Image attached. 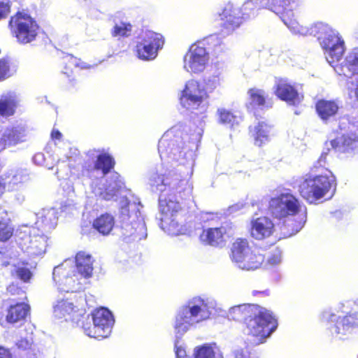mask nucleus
<instances>
[{"mask_svg":"<svg viewBox=\"0 0 358 358\" xmlns=\"http://www.w3.org/2000/svg\"><path fill=\"white\" fill-rule=\"evenodd\" d=\"M201 136L199 128L189 135L185 132V128L175 126L166 131L159 141L161 159L171 165L178 163L176 170L151 173L148 181L153 192L161 193L159 196L160 227L171 236L185 234L187 231L176 194L182 197V194L183 196L192 194V185L187 178L192 174L195 150Z\"/></svg>","mask_w":358,"mask_h":358,"instance_id":"obj_1","label":"nucleus"},{"mask_svg":"<svg viewBox=\"0 0 358 358\" xmlns=\"http://www.w3.org/2000/svg\"><path fill=\"white\" fill-rule=\"evenodd\" d=\"M317 39L328 63L338 75L350 78L358 73V51L350 52L345 59L338 64L345 51V42L338 31L328 24L317 22L315 25Z\"/></svg>","mask_w":358,"mask_h":358,"instance_id":"obj_2","label":"nucleus"},{"mask_svg":"<svg viewBox=\"0 0 358 358\" xmlns=\"http://www.w3.org/2000/svg\"><path fill=\"white\" fill-rule=\"evenodd\" d=\"M268 210L274 219L291 228L289 236L299 232L306 222V206L289 190L273 195L268 202Z\"/></svg>","mask_w":358,"mask_h":358,"instance_id":"obj_3","label":"nucleus"},{"mask_svg":"<svg viewBox=\"0 0 358 358\" xmlns=\"http://www.w3.org/2000/svg\"><path fill=\"white\" fill-rule=\"evenodd\" d=\"M215 302L194 297L188 300L178 310L174 329L176 336H183L192 327L205 322L214 314Z\"/></svg>","mask_w":358,"mask_h":358,"instance_id":"obj_4","label":"nucleus"},{"mask_svg":"<svg viewBox=\"0 0 358 358\" xmlns=\"http://www.w3.org/2000/svg\"><path fill=\"white\" fill-rule=\"evenodd\" d=\"M335 310L345 315L337 316L335 313L328 310L322 313V319L331 323L329 329L332 336L341 339L358 327V299L353 303H340Z\"/></svg>","mask_w":358,"mask_h":358,"instance_id":"obj_5","label":"nucleus"},{"mask_svg":"<svg viewBox=\"0 0 358 358\" xmlns=\"http://www.w3.org/2000/svg\"><path fill=\"white\" fill-rule=\"evenodd\" d=\"M140 206L138 199L131 201L126 198L121 201L120 217L123 235L134 241H140L147 237V228L140 212Z\"/></svg>","mask_w":358,"mask_h":358,"instance_id":"obj_6","label":"nucleus"},{"mask_svg":"<svg viewBox=\"0 0 358 358\" xmlns=\"http://www.w3.org/2000/svg\"><path fill=\"white\" fill-rule=\"evenodd\" d=\"M254 315L245 320V332L252 337L251 341L256 345L265 342L266 339L276 329L277 320L266 309L258 306Z\"/></svg>","mask_w":358,"mask_h":358,"instance_id":"obj_7","label":"nucleus"},{"mask_svg":"<svg viewBox=\"0 0 358 358\" xmlns=\"http://www.w3.org/2000/svg\"><path fill=\"white\" fill-rule=\"evenodd\" d=\"M336 178L330 171L324 174L308 176L299 186L301 196L310 203L324 197L331 189L336 188Z\"/></svg>","mask_w":358,"mask_h":358,"instance_id":"obj_8","label":"nucleus"},{"mask_svg":"<svg viewBox=\"0 0 358 358\" xmlns=\"http://www.w3.org/2000/svg\"><path fill=\"white\" fill-rule=\"evenodd\" d=\"M10 32L20 44H27L36 40L39 33V26L29 14L18 12L10 19Z\"/></svg>","mask_w":358,"mask_h":358,"instance_id":"obj_9","label":"nucleus"},{"mask_svg":"<svg viewBox=\"0 0 358 358\" xmlns=\"http://www.w3.org/2000/svg\"><path fill=\"white\" fill-rule=\"evenodd\" d=\"M17 236L19 247L30 258L41 257L45 254L48 236L40 229L26 227Z\"/></svg>","mask_w":358,"mask_h":358,"instance_id":"obj_10","label":"nucleus"},{"mask_svg":"<svg viewBox=\"0 0 358 358\" xmlns=\"http://www.w3.org/2000/svg\"><path fill=\"white\" fill-rule=\"evenodd\" d=\"M164 44V39L162 34L150 30L143 31L136 38L135 52L141 60H153Z\"/></svg>","mask_w":358,"mask_h":358,"instance_id":"obj_11","label":"nucleus"},{"mask_svg":"<svg viewBox=\"0 0 358 358\" xmlns=\"http://www.w3.org/2000/svg\"><path fill=\"white\" fill-rule=\"evenodd\" d=\"M90 323L83 324V329L86 335L96 338L108 337L114 324L115 320L112 313L105 308H99L92 313Z\"/></svg>","mask_w":358,"mask_h":358,"instance_id":"obj_12","label":"nucleus"},{"mask_svg":"<svg viewBox=\"0 0 358 358\" xmlns=\"http://www.w3.org/2000/svg\"><path fill=\"white\" fill-rule=\"evenodd\" d=\"M78 273L76 272L73 261L65 260L62 264L55 266L53 270V280L57 284L58 289L66 292L79 290L80 282Z\"/></svg>","mask_w":358,"mask_h":358,"instance_id":"obj_13","label":"nucleus"},{"mask_svg":"<svg viewBox=\"0 0 358 358\" xmlns=\"http://www.w3.org/2000/svg\"><path fill=\"white\" fill-rule=\"evenodd\" d=\"M87 159L83 165L82 174L89 178L95 176V173L101 171L104 176L113 168L115 161L113 158L106 152H102L96 150H90L87 154Z\"/></svg>","mask_w":358,"mask_h":358,"instance_id":"obj_14","label":"nucleus"},{"mask_svg":"<svg viewBox=\"0 0 358 358\" xmlns=\"http://www.w3.org/2000/svg\"><path fill=\"white\" fill-rule=\"evenodd\" d=\"M210 59L205 42L190 46L183 57V69L188 73L198 74L204 71Z\"/></svg>","mask_w":358,"mask_h":358,"instance_id":"obj_15","label":"nucleus"},{"mask_svg":"<svg viewBox=\"0 0 358 358\" xmlns=\"http://www.w3.org/2000/svg\"><path fill=\"white\" fill-rule=\"evenodd\" d=\"M208 98L205 89L195 80H188L181 92L180 103L189 110L198 109Z\"/></svg>","mask_w":358,"mask_h":358,"instance_id":"obj_16","label":"nucleus"},{"mask_svg":"<svg viewBox=\"0 0 358 358\" xmlns=\"http://www.w3.org/2000/svg\"><path fill=\"white\" fill-rule=\"evenodd\" d=\"M123 187V182L120 180V175L112 173L110 180H106L105 184H99L98 180H93L91 188L94 195L101 199L109 201L117 196Z\"/></svg>","mask_w":358,"mask_h":358,"instance_id":"obj_17","label":"nucleus"},{"mask_svg":"<svg viewBox=\"0 0 358 358\" xmlns=\"http://www.w3.org/2000/svg\"><path fill=\"white\" fill-rule=\"evenodd\" d=\"M243 6L244 4L240 8L231 3H228L222 9L220 16L227 32L234 31L240 26L243 19L248 18L251 15L253 9L244 10Z\"/></svg>","mask_w":358,"mask_h":358,"instance_id":"obj_18","label":"nucleus"},{"mask_svg":"<svg viewBox=\"0 0 358 358\" xmlns=\"http://www.w3.org/2000/svg\"><path fill=\"white\" fill-rule=\"evenodd\" d=\"M295 0H248L244 3L243 9L264 8L274 13L280 18L285 14L291 15Z\"/></svg>","mask_w":358,"mask_h":358,"instance_id":"obj_19","label":"nucleus"},{"mask_svg":"<svg viewBox=\"0 0 358 358\" xmlns=\"http://www.w3.org/2000/svg\"><path fill=\"white\" fill-rule=\"evenodd\" d=\"M329 146L341 152H350L357 149L358 148V126L353 125L349 131L326 143L328 150Z\"/></svg>","mask_w":358,"mask_h":358,"instance_id":"obj_20","label":"nucleus"},{"mask_svg":"<svg viewBox=\"0 0 358 358\" xmlns=\"http://www.w3.org/2000/svg\"><path fill=\"white\" fill-rule=\"evenodd\" d=\"M275 94L289 105H297L303 99V95L286 79H279L275 82Z\"/></svg>","mask_w":358,"mask_h":358,"instance_id":"obj_21","label":"nucleus"},{"mask_svg":"<svg viewBox=\"0 0 358 358\" xmlns=\"http://www.w3.org/2000/svg\"><path fill=\"white\" fill-rule=\"evenodd\" d=\"M54 315L59 319L70 320L79 325L80 317L85 315L83 309H76L73 303L68 300H60L53 307Z\"/></svg>","mask_w":358,"mask_h":358,"instance_id":"obj_22","label":"nucleus"},{"mask_svg":"<svg viewBox=\"0 0 358 358\" xmlns=\"http://www.w3.org/2000/svg\"><path fill=\"white\" fill-rule=\"evenodd\" d=\"M273 228L274 224L268 217H257L251 220L250 234L256 240H263L273 234Z\"/></svg>","mask_w":358,"mask_h":358,"instance_id":"obj_23","label":"nucleus"},{"mask_svg":"<svg viewBox=\"0 0 358 358\" xmlns=\"http://www.w3.org/2000/svg\"><path fill=\"white\" fill-rule=\"evenodd\" d=\"M57 209L54 208L42 209L36 215L35 228L40 229L43 233L48 232L55 229L57 224Z\"/></svg>","mask_w":358,"mask_h":358,"instance_id":"obj_24","label":"nucleus"},{"mask_svg":"<svg viewBox=\"0 0 358 358\" xmlns=\"http://www.w3.org/2000/svg\"><path fill=\"white\" fill-rule=\"evenodd\" d=\"M272 126L265 122H259L250 131L256 146L262 147L268 143L272 135Z\"/></svg>","mask_w":358,"mask_h":358,"instance_id":"obj_25","label":"nucleus"},{"mask_svg":"<svg viewBox=\"0 0 358 358\" xmlns=\"http://www.w3.org/2000/svg\"><path fill=\"white\" fill-rule=\"evenodd\" d=\"M24 129L22 127L6 128L0 138V150L7 146H13L24 141Z\"/></svg>","mask_w":358,"mask_h":358,"instance_id":"obj_26","label":"nucleus"},{"mask_svg":"<svg viewBox=\"0 0 358 358\" xmlns=\"http://www.w3.org/2000/svg\"><path fill=\"white\" fill-rule=\"evenodd\" d=\"M225 229L224 228H209L203 230L200 235L201 241L208 245L212 246L222 247L224 244V234Z\"/></svg>","mask_w":358,"mask_h":358,"instance_id":"obj_27","label":"nucleus"},{"mask_svg":"<svg viewBox=\"0 0 358 358\" xmlns=\"http://www.w3.org/2000/svg\"><path fill=\"white\" fill-rule=\"evenodd\" d=\"M264 261V257L258 251L251 250L241 259L236 267L244 271H254L259 268Z\"/></svg>","mask_w":358,"mask_h":358,"instance_id":"obj_28","label":"nucleus"},{"mask_svg":"<svg viewBox=\"0 0 358 358\" xmlns=\"http://www.w3.org/2000/svg\"><path fill=\"white\" fill-rule=\"evenodd\" d=\"M248 95L246 106L248 110L262 109L270 106L269 103L266 102V96L264 90L257 88L250 89L248 92Z\"/></svg>","mask_w":358,"mask_h":358,"instance_id":"obj_29","label":"nucleus"},{"mask_svg":"<svg viewBox=\"0 0 358 358\" xmlns=\"http://www.w3.org/2000/svg\"><path fill=\"white\" fill-rule=\"evenodd\" d=\"M259 306L255 304H241L234 306L229 308L227 313V317L230 320H245L250 317V315L259 313L257 308Z\"/></svg>","mask_w":358,"mask_h":358,"instance_id":"obj_30","label":"nucleus"},{"mask_svg":"<svg viewBox=\"0 0 358 358\" xmlns=\"http://www.w3.org/2000/svg\"><path fill=\"white\" fill-rule=\"evenodd\" d=\"M76 266L78 274L84 278L91 276L93 271V260L90 255L85 252H79L76 257Z\"/></svg>","mask_w":358,"mask_h":358,"instance_id":"obj_31","label":"nucleus"},{"mask_svg":"<svg viewBox=\"0 0 358 358\" xmlns=\"http://www.w3.org/2000/svg\"><path fill=\"white\" fill-rule=\"evenodd\" d=\"M34 327L29 323L18 331L15 341L17 348L24 350L31 348L34 343Z\"/></svg>","mask_w":358,"mask_h":358,"instance_id":"obj_32","label":"nucleus"},{"mask_svg":"<svg viewBox=\"0 0 358 358\" xmlns=\"http://www.w3.org/2000/svg\"><path fill=\"white\" fill-rule=\"evenodd\" d=\"M251 250L247 239L237 238L232 244L230 258L235 266L241 262V259Z\"/></svg>","mask_w":358,"mask_h":358,"instance_id":"obj_33","label":"nucleus"},{"mask_svg":"<svg viewBox=\"0 0 358 358\" xmlns=\"http://www.w3.org/2000/svg\"><path fill=\"white\" fill-rule=\"evenodd\" d=\"M20 102V98L14 93L2 96L0 99V115H13Z\"/></svg>","mask_w":358,"mask_h":358,"instance_id":"obj_34","label":"nucleus"},{"mask_svg":"<svg viewBox=\"0 0 358 358\" xmlns=\"http://www.w3.org/2000/svg\"><path fill=\"white\" fill-rule=\"evenodd\" d=\"M338 110V104L333 101L320 100L316 104V110L323 120H327L334 116Z\"/></svg>","mask_w":358,"mask_h":358,"instance_id":"obj_35","label":"nucleus"},{"mask_svg":"<svg viewBox=\"0 0 358 358\" xmlns=\"http://www.w3.org/2000/svg\"><path fill=\"white\" fill-rule=\"evenodd\" d=\"M293 9L291 15L285 14L280 17L281 20L290 30V31L296 35L306 36L310 34V29L306 26H303L294 17Z\"/></svg>","mask_w":358,"mask_h":358,"instance_id":"obj_36","label":"nucleus"},{"mask_svg":"<svg viewBox=\"0 0 358 358\" xmlns=\"http://www.w3.org/2000/svg\"><path fill=\"white\" fill-rule=\"evenodd\" d=\"M114 224V217L108 213L100 215L93 222L94 228L103 235L108 234L113 229Z\"/></svg>","mask_w":358,"mask_h":358,"instance_id":"obj_37","label":"nucleus"},{"mask_svg":"<svg viewBox=\"0 0 358 358\" xmlns=\"http://www.w3.org/2000/svg\"><path fill=\"white\" fill-rule=\"evenodd\" d=\"M29 310V306L24 303L10 306L8 311L6 320L10 323L17 322L26 317Z\"/></svg>","mask_w":358,"mask_h":358,"instance_id":"obj_38","label":"nucleus"},{"mask_svg":"<svg viewBox=\"0 0 358 358\" xmlns=\"http://www.w3.org/2000/svg\"><path fill=\"white\" fill-rule=\"evenodd\" d=\"M217 115L219 122L223 124L228 125L230 127H234L241 121V117L238 116L225 108H219L217 110Z\"/></svg>","mask_w":358,"mask_h":358,"instance_id":"obj_39","label":"nucleus"},{"mask_svg":"<svg viewBox=\"0 0 358 358\" xmlns=\"http://www.w3.org/2000/svg\"><path fill=\"white\" fill-rule=\"evenodd\" d=\"M221 84V71L216 70L213 73L206 76L203 78L202 87L205 89L206 94L212 93Z\"/></svg>","mask_w":358,"mask_h":358,"instance_id":"obj_40","label":"nucleus"},{"mask_svg":"<svg viewBox=\"0 0 358 358\" xmlns=\"http://www.w3.org/2000/svg\"><path fill=\"white\" fill-rule=\"evenodd\" d=\"M1 263L3 266L13 265L15 267L13 272H15L16 275L24 282H28L32 276V273L29 268L21 266L20 264H17L15 260L13 258H10V261H1Z\"/></svg>","mask_w":358,"mask_h":358,"instance_id":"obj_41","label":"nucleus"},{"mask_svg":"<svg viewBox=\"0 0 358 358\" xmlns=\"http://www.w3.org/2000/svg\"><path fill=\"white\" fill-rule=\"evenodd\" d=\"M13 234V227L6 214H0V241H6Z\"/></svg>","mask_w":358,"mask_h":358,"instance_id":"obj_42","label":"nucleus"},{"mask_svg":"<svg viewBox=\"0 0 358 358\" xmlns=\"http://www.w3.org/2000/svg\"><path fill=\"white\" fill-rule=\"evenodd\" d=\"M215 346L210 344L199 345L194 350V358H215Z\"/></svg>","mask_w":358,"mask_h":358,"instance_id":"obj_43","label":"nucleus"},{"mask_svg":"<svg viewBox=\"0 0 358 358\" xmlns=\"http://www.w3.org/2000/svg\"><path fill=\"white\" fill-rule=\"evenodd\" d=\"M16 71V66L8 58L0 60V80L10 77Z\"/></svg>","mask_w":358,"mask_h":358,"instance_id":"obj_44","label":"nucleus"},{"mask_svg":"<svg viewBox=\"0 0 358 358\" xmlns=\"http://www.w3.org/2000/svg\"><path fill=\"white\" fill-rule=\"evenodd\" d=\"M131 24L120 22L114 26L112 35L115 37L128 36L131 34Z\"/></svg>","mask_w":358,"mask_h":358,"instance_id":"obj_45","label":"nucleus"},{"mask_svg":"<svg viewBox=\"0 0 358 358\" xmlns=\"http://www.w3.org/2000/svg\"><path fill=\"white\" fill-rule=\"evenodd\" d=\"M78 153L79 152L76 148L71 147L69 143H65L64 147L60 148L59 154L62 157L59 159V161L64 162L66 159H70L77 156Z\"/></svg>","mask_w":358,"mask_h":358,"instance_id":"obj_46","label":"nucleus"},{"mask_svg":"<svg viewBox=\"0 0 358 358\" xmlns=\"http://www.w3.org/2000/svg\"><path fill=\"white\" fill-rule=\"evenodd\" d=\"M282 262V251L279 248L274 249L267 259V262L271 266L279 265Z\"/></svg>","mask_w":358,"mask_h":358,"instance_id":"obj_47","label":"nucleus"},{"mask_svg":"<svg viewBox=\"0 0 358 358\" xmlns=\"http://www.w3.org/2000/svg\"><path fill=\"white\" fill-rule=\"evenodd\" d=\"M63 60L64 63H65L69 69H71L72 66L76 67V66H79L80 59L72 55L65 56Z\"/></svg>","mask_w":358,"mask_h":358,"instance_id":"obj_48","label":"nucleus"},{"mask_svg":"<svg viewBox=\"0 0 358 358\" xmlns=\"http://www.w3.org/2000/svg\"><path fill=\"white\" fill-rule=\"evenodd\" d=\"M233 354L234 358H252L250 352L246 348L235 350Z\"/></svg>","mask_w":358,"mask_h":358,"instance_id":"obj_49","label":"nucleus"},{"mask_svg":"<svg viewBox=\"0 0 358 358\" xmlns=\"http://www.w3.org/2000/svg\"><path fill=\"white\" fill-rule=\"evenodd\" d=\"M10 6L8 2H0V20L5 18L10 13Z\"/></svg>","mask_w":358,"mask_h":358,"instance_id":"obj_50","label":"nucleus"},{"mask_svg":"<svg viewBox=\"0 0 358 358\" xmlns=\"http://www.w3.org/2000/svg\"><path fill=\"white\" fill-rule=\"evenodd\" d=\"M10 6L8 2H0V20L5 18L10 13Z\"/></svg>","mask_w":358,"mask_h":358,"instance_id":"obj_51","label":"nucleus"},{"mask_svg":"<svg viewBox=\"0 0 358 358\" xmlns=\"http://www.w3.org/2000/svg\"><path fill=\"white\" fill-rule=\"evenodd\" d=\"M176 358H189L185 350L181 346H178L177 343H176Z\"/></svg>","mask_w":358,"mask_h":358,"instance_id":"obj_52","label":"nucleus"},{"mask_svg":"<svg viewBox=\"0 0 358 358\" xmlns=\"http://www.w3.org/2000/svg\"><path fill=\"white\" fill-rule=\"evenodd\" d=\"M33 161L38 165H41L44 162V155L43 153H37L33 157Z\"/></svg>","mask_w":358,"mask_h":358,"instance_id":"obj_53","label":"nucleus"},{"mask_svg":"<svg viewBox=\"0 0 358 358\" xmlns=\"http://www.w3.org/2000/svg\"><path fill=\"white\" fill-rule=\"evenodd\" d=\"M0 358H11V354L8 349L0 346Z\"/></svg>","mask_w":358,"mask_h":358,"instance_id":"obj_54","label":"nucleus"},{"mask_svg":"<svg viewBox=\"0 0 358 358\" xmlns=\"http://www.w3.org/2000/svg\"><path fill=\"white\" fill-rule=\"evenodd\" d=\"M327 153L323 152L317 161V164L320 166H324L326 164Z\"/></svg>","mask_w":358,"mask_h":358,"instance_id":"obj_55","label":"nucleus"},{"mask_svg":"<svg viewBox=\"0 0 358 358\" xmlns=\"http://www.w3.org/2000/svg\"><path fill=\"white\" fill-rule=\"evenodd\" d=\"M76 67H80L82 69H87L92 67L91 65L87 64L86 62H82L80 60L79 66H76Z\"/></svg>","mask_w":358,"mask_h":358,"instance_id":"obj_56","label":"nucleus"},{"mask_svg":"<svg viewBox=\"0 0 358 358\" xmlns=\"http://www.w3.org/2000/svg\"><path fill=\"white\" fill-rule=\"evenodd\" d=\"M51 136L53 139H60L62 134L59 131L53 130L52 131Z\"/></svg>","mask_w":358,"mask_h":358,"instance_id":"obj_57","label":"nucleus"},{"mask_svg":"<svg viewBox=\"0 0 358 358\" xmlns=\"http://www.w3.org/2000/svg\"><path fill=\"white\" fill-rule=\"evenodd\" d=\"M237 208H238V206H234L230 207L229 210L232 213V212H235Z\"/></svg>","mask_w":358,"mask_h":358,"instance_id":"obj_58","label":"nucleus"},{"mask_svg":"<svg viewBox=\"0 0 358 358\" xmlns=\"http://www.w3.org/2000/svg\"><path fill=\"white\" fill-rule=\"evenodd\" d=\"M17 176H14L13 178V182H18V180H17Z\"/></svg>","mask_w":358,"mask_h":358,"instance_id":"obj_59","label":"nucleus"},{"mask_svg":"<svg viewBox=\"0 0 358 358\" xmlns=\"http://www.w3.org/2000/svg\"><path fill=\"white\" fill-rule=\"evenodd\" d=\"M216 38H217L216 36H212L208 38V41H213L214 39H216Z\"/></svg>","mask_w":358,"mask_h":358,"instance_id":"obj_60","label":"nucleus"},{"mask_svg":"<svg viewBox=\"0 0 358 358\" xmlns=\"http://www.w3.org/2000/svg\"><path fill=\"white\" fill-rule=\"evenodd\" d=\"M30 358H38L36 355H34Z\"/></svg>","mask_w":358,"mask_h":358,"instance_id":"obj_61","label":"nucleus"},{"mask_svg":"<svg viewBox=\"0 0 358 358\" xmlns=\"http://www.w3.org/2000/svg\"><path fill=\"white\" fill-rule=\"evenodd\" d=\"M2 185H3V183L0 181V188L1 187Z\"/></svg>","mask_w":358,"mask_h":358,"instance_id":"obj_62","label":"nucleus"},{"mask_svg":"<svg viewBox=\"0 0 358 358\" xmlns=\"http://www.w3.org/2000/svg\"><path fill=\"white\" fill-rule=\"evenodd\" d=\"M2 258V255L0 254V259Z\"/></svg>","mask_w":358,"mask_h":358,"instance_id":"obj_63","label":"nucleus"},{"mask_svg":"<svg viewBox=\"0 0 358 358\" xmlns=\"http://www.w3.org/2000/svg\"><path fill=\"white\" fill-rule=\"evenodd\" d=\"M357 358H358V355H357Z\"/></svg>","mask_w":358,"mask_h":358,"instance_id":"obj_64","label":"nucleus"}]
</instances>
